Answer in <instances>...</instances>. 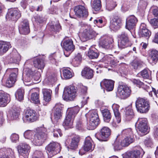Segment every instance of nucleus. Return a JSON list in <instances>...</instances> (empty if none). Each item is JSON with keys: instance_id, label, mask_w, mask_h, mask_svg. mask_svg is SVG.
I'll list each match as a JSON object with an SVG mask.
<instances>
[{"instance_id": "obj_1", "label": "nucleus", "mask_w": 158, "mask_h": 158, "mask_svg": "<svg viewBox=\"0 0 158 158\" xmlns=\"http://www.w3.org/2000/svg\"><path fill=\"white\" fill-rule=\"evenodd\" d=\"M80 110L78 106L68 108V114L65 118L63 125L64 126L71 127L73 124L74 119Z\"/></svg>"}, {"instance_id": "obj_2", "label": "nucleus", "mask_w": 158, "mask_h": 158, "mask_svg": "<svg viewBox=\"0 0 158 158\" xmlns=\"http://www.w3.org/2000/svg\"><path fill=\"white\" fill-rule=\"evenodd\" d=\"M135 104L137 110L140 113H146L150 109V103L149 100L146 98H138L135 101Z\"/></svg>"}, {"instance_id": "obj_3", "label": "nucleus", "mask_w": 158, "mask_h": 158, "mask_svg": "<svg viewBox=\"0 0 158 158\" xmlns=\"http://www.w3.org/2000/svg\"><path fill=\"white\" fill-rule=\"evenodd\" d=\"M45 129L43 127L38 128L35 133L34 139H32V143L36 146L41 145L46 139L47 134L44 131Z\"/></svg>"}, {"instance_id": "obj_4", "label": "nucleus", "mask_w": 158, "mask_h": 158, "mask_svg": "<svg viewBox=\"0 0 158 158\" xmlns=\"http://www.w3.org/2000/svg\"><path fill=\"white\" fill-rule=\"evenodd\" d=\"M60 148L59 144L55 142H51L45 148L47 151L48 158H51L59 153L60 151Z\"/></svg>"}, {"instance_id": "obj_5", "label": "nucleus", "mask_w": 158, "mask_h": 158, "mask_svg": "<svg viewBox=\"0 0 158 158\" xmlns=\"http://www.w3.org/2000/svg\"><path fill=\"white\" fill-rule=\"evenodd\" d=\"M77 91L76 88L73 86L66 87L64 89L63 98L65 101H72L76 97Z\"/></svg>"}, {"instance_id": "obj_6", "label": "nucleus", "mask_w": 158, "mask_h": 158, "mask_svg": "<svg viewBox=\"0 0 158 158\" xmlns=\"http://www.w3.org/2000/svg\"><path fill=\"white\" fill-rule=\"evenodd\" d=\"M97 35L96 32L91 28H86L79 35V38L81 41L85 42L95 37Z\"/></svg>"}, {"instance_id": "obj_7", "label": "nucleus", "mask_w": 158, "mask_h": 158, "mask_svg": "<svg viewBox=\"0 0 158 158\" xmlns=\"http://www.w3.org/2000/svg\"><path fill=\"white\" fill-rule=\"evenodd\" d=\"M148 121L146 118H139L136 123L137 125V128L139 132L146 135L148 133L149 131V127L148 125Z\"/></svg>"}, {"instance_id": "obj_8", "label": "nucleus", "mask_w": 158, "mask_h": 158, "mask_svg": "<svg viewBox=\"0 0 158 158\" xmlns=\"http://www.w3.org/2000/svg\"><path fill=\"white\" fill-rule=\"evenodd\" d=\"M131 90L126 85H122L118 86L117 94L122 99H125L131 95Z\"/></svg>"}, {"instance_id": "obj_9", "label": "nucleus", "mask_w": 158, "mask_h": 158, "mask_svg": "<svg viewBox=\"0 0 158 158\" xmlns=\"http://www.w3.org/2000/svg\"><path fill=\"white\" fill-rule=\"evenodd\" d=\"M38 115L35 110L27 109L26 111L23 119L24 122L29 123L36 121L38 119Z\"/></svg>"}, {"instance_id": "obj_10", "label": "nucleus", "mask_w": 158, "mask_h": 158, "mask_svg": "<svg viewBox=\"0 0 158 158\" xmlns=\"http://www.w3.org/2000/svg\"><path fill=\"white\" fill-rule=\"evenodd\" d=\"M111 134V130L106 127H103L100 130L99 133L95 135L96 138L101 141H106Z\"/></svg>"}, {"instance_id": "obj_11", "label": "nucleus", "mask_w": 158, "mask_h": 158, "mask_svg": "<svg viewBox=\"0 0 158 158\" xmlns=\"http://www.w3.org/2000/svg\"><path fill=\"white\" fill-rule=\"evenodd\" d=\"M113 41V39L111 36L103 35L100 37L99 44L102 48L108 49L110 48Z\"/></svg>"}, {"instance_id": "obj_12", "label": "nucleus", "mask_w": 158, "mask_h": 158, "mask_svg": "<svg viewBox=\"0 0 158 158\" xmlns=\"http://www.w3.org/2000/svg\"><path fill=\"white\" fill-rule=\"evenodd\" d=\"M21 16V13L18 9L11 8L8 10L6 18L7 19L16 21Z\"/></svg>"}, {"instance_id": "obj_13", "label": "nucleus", "mask_w": 158, "mask_h": 158, "mask_svg": "<svg viewBox=\"0 0 158 158\" xmlns=\"http://www.w3.org/2000/svg\"><path fill=\"white\" fill-rule=\"evenodd\" d=\"M63 46L65 50L64 54L66 57L69 56L74 49L73 41L71 39H68L64 41Z\"/></svg>"}, {"instance_id": "obj_14", "label": "nucleus", "mask_w": 158, "mask_h": 158, "mask_svg": "<svg viewBox=\"0 0 158 158\" xmlns=\"http://www.w3.org/2000/svg\"><path fill=\"white\" fill-rule=\"evenodd\" d=\"M140 147L135 148L133 150L127 152L123 155V158H141Z\"/></svg>"}, {"instance_id": "obj_15", "label": "nucleus", "mask_w": 158, "mask_h": 158, "mask_svg": "<svg viewBox=\"0 0 158 158\" xmlns=\"http://www.w3.org/2000/svg\"><path fill=\"white\" fill-rule=\"evenodd\" d=\"M30 146L27 144L23 143L18 147V151L20 154V158H28Z\"/></svg>"}, {"instance_id": "obj_16", "label": "nucleus", "mask_w": 158, "mask_h": 158, "mask_svg": "<svg viewBox=\"0 0 158 158\" xmlns=\"http://www.w3.org/2000/svg\"><path fill=\"white\" fill-rule=\"evenodd\" d=\"M118 46L120 48H124L130 46L127 34L125 32H122L119 36Z\"/></svg>"}, {"instance_id": "obj_17", "label": "nucleus", "mask_w": 158, "mask_h": 158, "mask_svg": "<svg viewBox=\"0 0 158 158\" xmlns=\"http://www.w3.org/2000/svg\"><path fill=\"white\" fill-rule=\"evenodd\" d=\"M139 36L148 40L151 35V31L147 28V26L144 23H141L139 31Z\"/></svg>"}, {"instance_id": "obj_18", "label": "nucleus", "mask_w": 158, "mask_h": 158, "mask_svg": "<svg viewBox=\"0 0 158 158\" xmlns=\"http://www.w3.org/2000/svg\"><path fill=\"white\" fill-rule=\"evenodd\" d=\"M74 11L76 15L80 18H86L88 15L87 10L84 6L81 5L76 6Z\"/></svg>"}, {"instance_id": "obj_19", "label": "nucleus", "mask_w": 158, "mask_h": 158, "mask_svg": "<svg viewBox=\"0 0 158 158\" xmlns=\"http://www.w3.org/2000/svg\"><path fill=\"white\" fill-rule=\"evenodd\" d=\"M137 21V19L134 15L130 16L126 19V28L129 30L133 29L135 26Z\"/></svg>"}, {"instance_id": "obj_20", "label": "nucleus", "mask_w": 158, "mask_h": 158, "mask_svg": "<svg viewBox=\"0 0 158 158\" xmlns=\"http://www.w3.org/2000/svg\"><path fill=\"white\" fill-rule=\"evenodd\" d=\"M121 20L118 16H115L111 22L110 27L114 30H118L121 26Z\"/></svg>"}, {"instance_id": "obj_21", "label": "nucleus", "mask_w": 158, "mask_h": 158, "mask_svg": "<svg viewBox=\"0 0 158 158\" xmlns=\"http://www.w3.org/2000/svg\"><path fill=\"white\" fill-rule=\"evenodd\" d=\"M149 56V62L152 65L155 64L158 60V51L153 49L150 50Z\"/></svg>"}, {"instance_id": "obj_22", "label": "nucleus", "mask_w": 158, "mask_h": 158, "mask_svg": "<svg viewBox=\"0 0 158 158\" xmlns=\"http://www.w3.org/2000/svg\"><path fill=\"white\" fill-rule=\"evenodd\" d=\"M114 81L111 80L105 79L100 83V85H103L106 89L107 91H110L112 90L114 87Z\"/></svg>"}, {"instance_id": "obj_23", "label": "nucleus", "mask_w": 158, "mask_h": 158, "mask_svg": "<svg viewBox=\"0 0 158 158\" xmlns=\"http://www.w3.org/2000/svg\"><path fill=\"white\" fill-rule=\"evenodd\" d=\"M18 70L17 68L8 69L6 73H10L9 78L15 83L17 80Z\"/></svg>"}, {"instance_id": "obj_24", "label": "nucleus", "mask_w": 158, "mask_h": 158, "mask_svg": "<svg viewBox=\"0 0 158 158\" xmlns=\"http://www.w3.org/2000/svg\"><path fill=\"white\" fill-rule=\"evenodd\" d=\"M81 75L87 79H91L94 76V71L89 68L85 67L82 70Z\"/></svg>"}, {"instance_id": "obj_25", "label": "nucleus", "mask_w": 158, "mask_h": 158, "mask_svg": "<svg viewBox=\"0 0 158 158\" xmlns=\"http://www.w3.org/2000/svg\"><path fill=\"white\" fill-rule=\"evenodd\" d=\"M63 105L60 103H56L54 107L55 112L54 113V116L55 119L58 120L60 118L61 116V110Z\"/></svg>"}, {"instance_id": "obj_26", "label": "nucleus", "mask_w": 158, "mask_h": 158, "mask_svg": "<svg viewBox=\"0 0 158 158\" xmlns=\"http://www.w3.org/2000/svg\"><path fill=\"white\" fill-rule=\"evenodd\" d=\"M93 141L89 137L86 138L85 140L83 149L85 151H92L94 150L93 147Z\"/></svg>"}, {"instance_id": "obj_27", "label": "nucleus", "mask_w": 158, "mask_h": 158, "mask_svg": "<svg viewBox=\"0 0 158 158\" xmlns=\"http://www.w3.org/2000/svg\"><path fill=\"white\" fill-rule=\"evenodd\" d=\"M112 107L116 119V122L117 123H119L121 120L120 114L119 111V106L118 105L114 103L112 105Z\"/></svg>"}, {"instance_id": "obj_28", "label": "nucleus", "mask_w": 158, "mask_h": 158, "mask_svg": "<svg viewBox=\"0 0 158 158\" xmlns=\"http://www.w3.org/2000/svg\"><path fill=\"white\" fill-rule=\"evenodd\" d=\"M133 68L135 70L139 69L143 66V63L137 57H135L131 64Z\"/></svg>"}, {"instance_id": "obj_29", "label": "nucleus", "mask_w": 158, "mask_h": 158, "mask_svg": "<svg viewBox=\"0 0 158 158\" xmlns=\"http://www.w3.org/2000/svg\"><path fill=\"white\" fill-rule=\"evenodd\" d=\"M10 47V43L4 41H0V55H2L6 52Z\"/></svg>"}, {"instance_id": "obj_30", "label": "nucleus", "mask_w": 158, "mask_h": 158, "mask_svg": "<svg viewBox=\"0 0 158 158\" xmlns=\"http://www.w3.org/2000/svg\"><path fill=\"white\" fill-rule=\"evenodd\" d=\"M8 59H10V63H16L20 60V56L17 52H13L11 54L10 56L8 57Z\"/></svg>"}, {"instance_id": "obj_31", "label": "nucleus", "mask_w": 158, "mask_h": 158, "mask_svg": "<svg viewBox=\"0 0 158 158\" xmlns=\"http://www.w3.org/2000/svg\"><path fill=\"white\" fill-rule=\"evenodd\" d=\"M8 95L3 91L0 92V106L4 107L6 106Z\"/></svg>"}, {"instance_id": "obj_32", "label": "nucleus", "mask_w": 158, "mask_h": 158, "mask_svg": "<svg viewBox=\"0 0 158 158\" xmlns=\"http://www.w3.org/2000/svg\"><path fill=\"white\" fill-rule=\"evenodd\" d=\"M86 117L91 120V122L94 121V119L96 120H99L98 114L96 110H93L89 111L85 114Z\"/></svg>"}, {"instance_id": "obj_33", "label": "nucleus", "mask_w": 158, "mask_h": 158, "mask_svg": "<svg viewBox=\"0 0 158 158\" xmlns=\"http://www.w3.org/2000/svg\"><path fill=\"white\" fill-rule=\"evenodd\" d=\"M25 74L24 79L23 80L24 82H29L32 78V77L34 74V72L32 70L30 69H27L24 71Z\"/></svg>"}, {"instance_id": "obj_34", "label": "nucleus", "mask_w": 158, "mask_h": 158, "mask_svg": "<svg viewBox=\"0 0 158 158\" xmlns=\"http://www.w3.org/2000/svg\"><path fill=\"white\" fill-rule=\"evenodd\" d=\"M44 99L46 102H48L51 100L52 91L51 90L47 89H42Z\"/></svg>"}, {"instance_id": "obj_35", "label": "nucleus", "mask_w": 158, "mask_h": 158, "mask_svg": "<svg viewBox=\"0 0 158 158\" xmlns=\"http://www.w3.org/2000/svg\"><path fill=\"white\" fill-rule=\"evenodd\" d=\"M33 65L36 68L41 70L45 66L44 60L42 59H37L34 61Z\"/></svg>"}, {"instance_id": "obj_36", "label": "nucleus", "mask_w": 158, "mask_h": 158, "mask_svg": "<svg viewBox=\"0 0 158 158\" xmlns=\"http://www.w3.org/2000/svg\"><path fill=\"white\" fill-rule=\"evenodd\" d=\"M102 112L104 121L106 123H109L111 118V115L110 111L107 109H105L102 110Z\"/></svg>"}, {"instance_id": "obj_37", "label": "nucleus", "mask_w": 158, "mask_h": 158, "mask_svg": "<svg viewBox=\"0 0 158 158\" xmlns=\"http://www.w3.org/2000/svg\"><path fill=\"white\" fill-rule=\"evenodd\" d=\"M79 140V138L78 136L74 137L72 139L70 144L69 149L75 150L76 149L78 146Z\"/></svg>"}, {"instance_id": "obj_38", "label": "nucleus", "mask_w": 158, "mask_h": 158, "mask_svg": "<svg viewBox=\"0 0 158 158\" xmlns=\"http://www.w3.org/2000/svg\"><path fill=\"white\" fill-rule=\"evenodd\" d=\"M24 90L22 88H20L18 89L15 93V96L18 100L21 101L23 99Z\"/></svg>"}, {"instance_id": "obj_39", "label": "nucleus", "mask_w": 158, "mask_h": 158, "mask_svg": "<svg viewBox=\"0 0 158 158\" xmlns=\"http://www.w3.org/2000/svg\"><path fill=\"white\" fill-rule=\"evenodd\" d=\"M124 137V138L122 140V145L124 146V147L128 146L134 141V139L131 136H127V137Z\"/></svg>"}, {"instance_id": "obj_40", "label": "nucleus", "mask_w": 158, "mask_h": 158, "mask_svg": "<svg viewBox=\"0 0 158 158\" xmlns=\"http://www.w3.org/2000/svg\"><path fill=\"white\" fill-rule=\"evenodd\" d=\"M126 119L127 120L130 121L133 117L134 114L132 109L131 107L126 108L125 112Z\"/></svg>"}, {"instance_id": "obj_41", "label": "nucleus", "mask_w": 158, "mask_h": 158, "mask_svg": "<svg viewBox=\"0 0 158 158\" xmlns=\"http://www.w3.org/2000/svg\"><path fill=\"white\" fill-rule=\"evenodd\" d=\"M91 122V120H89V123L88 126L87 128L89 130L94 129L100 123L99 120H96L94 119V121Z\"/></svg>"}, {"instance_id": "obj_42", "label": "nucleus", "mask_w": 158, "mask_h": 158, "mask_svg": "<svg viewBox=\"0 0 158 158\" xmlns=\"http://www.w3.org/2000/svg\"><path fill=\"white\" fill-rule=\"evenodd\" d=\"M35 133V132L33 131L27 130L24 132V136L26 138L30 140L32 143V139H34V136Z\"/></svg>"}, {"instance_id": "obj_43", "label": "nucleus", "mask_w": 158, "mask_h": 158, "mask_svg": "<svg viewBox=\"0 0 158 158\" xmlns=\"http://www.w3.org/2000/svg\"><path fill=\"white\" fill-rule=\"evenodd\" d=\"M39 94L37 93H34L31 94V102L35 104L40 103Z\"/></svg>"}, {"instance_id": "obj_44", "label": "nucleus", "mask_w": 158, "mask_h": 158, "mask_svg": "<svg viewBox=\"0 0 158 158\" xmlns=\"http://www.w3.org/2000/svg\"><path fill=\"white\" fill-rule=\"evenodd\" d=\"M115 150H119L122 149V147L124 146L122 145V143L121 139H118V138H117L113 144Z\"/></svg>"}, {"instance_id": "obj_45", "label": "nucleus", "mask_w": 158, "mask_h": 158, "mask_svg": "<svg viewBox=\"0 0 158 158\" xmlns=\"http://www.w3.org/2000/svg\"><path fill=\"white\" fill-rule=\"evenodd\" d=\"M102 61H104L105 63H106V61H107L108 62H110V63L113 67V66H115L118 63V61L116 59H111L110 60V57L108 56H105L102 59Z\"/></svg>"}, {"instance_id": "obj_46", "label": "nucleus", "mask_w": 158, "mask_h": 158, "mask_svg": "<svg viewBox=\"0 0 158 158\" xmlns=\"http://www.w3.org/2000/svg\"><path fill=\"white\" fill-rule=\"evenodd\" d=\"M63 73L64 77L66 79H70L73 76V73L67 69H63Z\"/></svg>"}, {"instance_id": "obj_47", "label": "nucleus", "mask_w": 158, "mask_h": 158, "mask_svg": "<svg viewBox=\"0 0 158 158\" xmlns=\"http://www.w3.org/2000/svg\"><path fill=\"white\" fill-rule=\"evenodd\" d=\"M100 0H94L93 2L92 7L96 11H99L101 7Z\"/></svg>"}, {"instance_id": "obj_48", "label": "nucleus", "mask_w": 158, "mask_h": 158, "mask_svg": "<svg viewBox=\"0 0 158 158\" xmlns=\"http://www.w3.org/2000/svg\"><path fill=\"white\" fill-rule=\"evenodd\" d=\"M149 72L146 69H144L138 74L137 75L139 77H142L144 79H148L150 77Z\"/></svg>"}, {"instance_id": "obj_49", "label": "nucleus", "mask_w": 158, "mask_h": 158, "mask_svg": "<svg viewBox=\"0 0 158 158\" xmlns=\"http://www.w3.org/2000/svg\"><path fill=\"white\" fill-rule=\"evenodd\" d=\"M19 111L17 109H14L11 111L10 116L12 120L16 119L18 118L19 115Z\"/></svg>"}, {"instance_id": "obj_50", "label": "nucleus", "mask_w": 158, "mask_h": 158, "mask_svg": "<svg viewBox=\"0 0 158 158\" xmlns=\"http://www.w3.org/2000/svg\"><path fill=\"white\" fill-rule=\"evenodd\" d=\"M132 132L131 128H128L123 130L121 133L120 135L123 137L131 136Z\"/></svg>"}, {"instance_id": "obj_51", "label": "nucleus", "mask_w": 158, "mask_h": 158, "mask_svg": "<svg viewBox=\"0 0 158 158\" xmlns=\"http://www.w3.org/2000/svg\"><path fill=\"white\" fill-rule=\"evenodd\" d=\"M98 55V52L91 49L89 50L87 53V56L90 59L97 58Z\"/></svg>"}, {"instance_id": "obj_52", "label": "nucleus", "mask_w": 158, "mask_h": 158, "mask_svg": "<svg viewBox=\"0 0 158 158\" xmlns=\"http://www.w3.org/2000/svg\"><path fill=\"white\" fill-rule=\"evenodd\" d=\"M147 5L148 3L146 1L143 0H140L139 4L138 9L140 11L146 9Z\"/></svg>"}, {"instance_id": "obj_53", "label": "nucleus", "mask_w": 158, "mask_h": 158, "mask_svg": "<svg viewBox=\"0 0 158 158\" xmlns=\"http://www.w3.org/2000/svg\"><path fill=\"white\" fill-rule=\"evenodd\" d=\"M81 58V55L80 53H78L73 60V63L76 64V66H78L80 63Z\"/></svg>"}, {"instance_id": "obj_54", "label": "nucleus", "mask_w": 158, "mask_h": 158, "mask_svg": "<svg viewBox=\"0 0 158 158\" xmlns=\"http://www.w3.org/2000/svg\"><path fill=\"white\" fill-rule=\"evenodd\" d=\"M61 29V27L59 23H57L55 25H51L50 27V30L52 31L58 32Z\"/></svg>"}, {"instance_id": "obj_55", "label": "nucleus", "mask_w": 158, "mask_h": 158, "mask_svg": "<svg viewBox=\"0 0 158 158\" xmlns=\"http://www.w3.org/2000/svg\"><path fill=\"white\" fill-rule=\"evenodd\" d=\"M19 31L21 34L27 35L30 32L29 26H27L26 27H19Z\"/></svg>"}, {"instance_id": "obj_56", "label": "nucleus", "mask_w": 158, "mask_h": 158, "mask_svg": "<svg viewBox=\"0 0 158 158\" xmlns=\"http://www.w3.org/2000/svg\"><path fill=\"white\" fill-rule=\"evenodd\" d=\"M0 158H15L13 151L10 149L7 150V156H5Z\"/></svg>"}, {"instance_id": "obj_57", "label": "nucleus", "mask_w": 158, "mask_h": 158, "mask_svg": "<svg viewBox=\"0 0 158 158\" xmlns=\"http://www.w3.org/2000/svg\"><path fill=\"white\" fill-rule=\"evenodd\" d=\"M43 153L41 151L36 150L33 154V158H44Z\"/></svg>"}, {"instance_id": "obj_58", "label": "nucleus", "mask_w": 158, "mask_h": 158, "mask_svg": "<svg viewBox=\"0 0 158 158\" xmlns=\"http://www.w3.org/2000/svg\"><path fill=\"white\" fill-rule=\"evenodd\" d=\"M60 8L57 6H53L49 10V13L51 14H57Z\"/></svg>"}, {"instance_id": "obj_59", "label": "nucleus", "mask_w": 158, "mask_h": 158, "mask_svg": "<svg viewBox=\"0 0 158 158\" xmlns=\"http://www.w3.org/2000/svg\"><path fill=\"white\" fill-rule=\"evenodd\" d=\"M48 81L51 84H53L57 80L56 75L55 73H53L50 75L48 78Z\"/></svg>"}, {"instance_id": "obj_60", "label": "nucleus", "mask_w": 158, "mask_h": 158, "mask_svg": "<svg viewBox=\"0 0 158 158\" xmlns=\"http://www.w3.org/2000/svg\"><path fill=\"white\" fill-rule=\"evenodd\" d=\"M151 26L155 28L158 27V19L154 18L149 21Z\"/></svg>"}, {"instance_id": "obj_61", "label": "nucleus", "mask_w": 158, "mask_h": 158, "mask_svg": "<svg viewBox=\"0 0 158 158\" xmlns=\"http://www.w3.org/2000/svg\"><path fill=\"white\" fill-rule=\"evenodd\" d=\"M116 6L117 4L115 2H112L107 5L106 8L109 10L111 11L113 10Z\"/></svg>"}, {"instance_id": "obj_62", "label": "nucleus", "mask_w": 158, "mask_h": 158, "mask_svg": "<svg viewBox=\"0 0 158 158\" xmlns=\"http://www.w3.org/2000/svg\"><path fill=\"white\" fill-rule=\"evenodd\" d=\"M10 138L12 142L16 143L19 141V136L18 134L14 133L11 135Z\"/></svg>"}, {"instance_id": "obj_63", "label": "nucleus", "mask_w": 158, "mask_h": 158, "mask_svg": "<svg viewBox=\"0 0 158 158\" xmlns=\"http://www.w3.org/2000/svg\"><path fill=\"white\" fill-rule=\"evenodd\" d=\"M53 136L55 137H58L59 135L61 137L62 134L61 132V130L60 129H56L54 130L53 131Z\"/></svg>"}, {"instance_id": "obj_64", "label": "nucleus", "mask_w": 158, "mask_h": 158, "mask_svg": "<svg viewBox=\"0 0 158 158\" xmlns=\"http://www.w3.org/2000/svg\"><path fill=\"white\" fill-rule=\"evenodd\" d=\"M76 128L79 130L82 131L84 129V126L81 121H78L76 124Z\"/></svg>"}]
</instances>
